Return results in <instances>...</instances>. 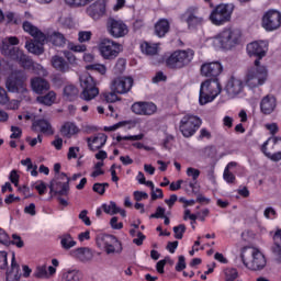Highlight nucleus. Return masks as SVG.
Instances as JSON below:
<instances>
[{"instance_id":"f257e3e1","label":"nucleus","mask_w":281,"mask_h":281,"mask_svg":"<svg viewBox=\"0 0 281 281\" xmlns=\"http://www.w3.org/2000/svg\"><path fill=\"white\" fill-rule=\"evenodd\" d=\"M240 258L246 269H249L250 271H262V269L267 267V258L256 248H243Z\"/></svg>"},{"instance_id":"f03ea898","label":"nucleus","mask_w":281,"mask_h":281,"mask_svg":"<svg viewBox=\"0 0 281 281\" xmlns=\"http://www.w3.org/2000/svg\"><path fill=\"white\" fill-rule=\"evenodd\" d=\"M240 36H243L240 30L225 29L213 37V45L220 49H232L240 43Z\"/></svg>"},{"instance_id":"7ed1b4c3","label":"nucleus","mask_w":281,"mask_h":281,"mask_svg":"<svg viewBox=\"0 0 281 281\" xmlns=\"http://www.w3.org/2000/svg\"><path fill=\"white\" fill-rule=\"evenodd\" d=\"M221 91H223V88H221L218 79H206L201 83L199 98L200 104L204 105L207 104V102H212L220 95Z\"/></svg>"},{"instance_id":"20e7f679","label":"nucleus","mask_w":281,"mask_h":281,"mask_svg":"<svg viewBox=\"0 0 281 281\" xmlns=\"http://www.w3.org/2000/svg\"><path fill=\"white\" fill-rule=\"evenodd\" d=\"M27 75L22 70L12 71L5 80V89L9 93H27Z\"/></svg>"},{"instance_id":"39448f33","label":"nucleus","mask_w":281,"mask_h":281,"mask_svg":"<svg viewBox=\"0 0 281 281\" xmlns=\"http://www.w3.org/2000/svg\"><path fill=\"white\" fill-rule=\"evenodd\" d=\"M192 58H194V50L192 49L176 50L167 58L166 65L169 69H183L192 63Z\"/></svg>"},{"instance_id":"423d86ee","label":"nucleus","mask_w":281,"mask_h":281,"mask_svg":"<svg viewBox=\"0 0 281 281\" xmlns=\"http://www.w3.org/2000/svg\"><path fill=\"white\" fill-rule=\"evenodd\" d=\"M123 50L124 47L122 44L111 38L104 37L99 43V52L104 60H115V58H117Z\"/></svg>"},{"instance_id":"0eeeda50","label":"nucleus","mask_w":281,"mask_h":281,"mask_svg":"<svg viewBox=\"0 0 281 281\" xmlns=\"http://www.w3.org/2000/svg\"><path fill=\"white\" fill-rule=\"evenodd\" d=\"M233 3H222L218 4L210 15V21L213 25H224V23H229L232 21V14L234 13Z\"/></svg>"},{"instance_id":"6e6552de","label":"nucleus","mask_w":281,"mask_h":281,"mask_svg":"<svg viewBox=\"0 0 281 281\" xmlns=\"http://www.w3.org/2000/svg\"><path fill=\"white\" fill-rule=\"evenodd\" d=\"M69 181L71 178L67 177V173L61 172L56 176L48 186L52 196H69Z\"/></svg>"},{"instance_id":"1a4fd4ad","label":"nucleus","mask_w":281,"mask_h":281,"mask_svg":"<svg viewBox=\"0 0 281 281\" xmlns=\"http://www.w3.org/2000/svg\"><path fill=\"white\" fill-rule=\"evenodd\" d=\"M79 80L80 87L82 88V91L80 93L81 100H86V102H89L100 95V89H98L95 85V79H93L91 75H82Z\"/></svg>"},{"instance_id":"9d476101","label":"nucleus","mask_w":281,"mask_h":281,"mask_svg":"<svg viewBox=\"0 0 281 281\" xmlns=\"http://www.w3.org/2000/svg\"><path fill=\"white\" fill-rule=\"evenodd\" d=\"M267 68L265 66H260L259 64L258 66L248 69L246 75V85L250 87V89H256V87L265 85L267 81Z\"/></svg>"},{"instance_id":"9b49d317","label":"nucleus","mask_w":281,"mask_h":281,"mask_svg":"<svg viewBox=\"0 0 281 281\" xmlns=\"http://www.w3.org/2000/svg\"><path fill=\"white\" fill-rule=\"evenodd\" d=\"M97 247L104 249L108 255L122 254V241L113 235H99L97 237Z\"/></svg>"},{"instance_id":"f8f14e48","label":"nucleus","mask_w":281,"mask_h":281,"mask_svg":"<svg viewBox=\"0 0 281 281\" xmlns=\"http://www.w3.org/2000/svg\"><path fill=\"white\" fill-rule=\"evenodd\" d=\"M201 124L202 121L199 116L187 114L181 119L179 128L183 137H192L198 128H201Z\"/></svg>"},{"instance_id":"ddd939ff","label":"nucleus","mask_w":281,"mask_h":281,"mask_svg":"<svg viewBox=\"0 0 281 281\" xmlns=\"http://www.w3.org/2000/svg\"><path fill=\"white\" fill-rule=\"evenodd\" d=\"M269 50V46L267 45V42H252L247 45V53L248 56L255 57L254 65L255 67H258L260 65V60L267 56V52Z\"/></svg>"},{"instance_id":"4468645a","label":"nucleus","mask_w":281,"mask_h":281,"mask_svg":"<svg viewBox=\"0 0 281 281\" xmlns=\"http://www.w3.org/2000/svg\"><path fill=\"white\" fill-rule=\"evenodd\" d=\"M108 32L113 38H124L128 34V26H126L121 20L110 18L106 23Z\"/></svg>"},{"instance_id":"2eb2a0df","label":"nucleus","mask_w":281,"mask_h":281,"mask_svg":"<svg viewBox=\"0 0 281 281\" xmlns=\"http://www.w3.org/2000/svg\"><path fill=\"white\" fill-rule=\"evenodd\" d=\"M281 25V13L276 10H269L265 13L262 18V27L267 30V32H273V30H278Z\"/></svg>"},{"instance_id":"dca6fc26","label":"nucleus","mask_w":281,"mask_h":281,"mask_svg":"<svg viewBox=\"0 0 281 281\" xmlns=\"http://www.w3.org/2000/svg\"><path fill=\"white\" fill-rule=\"evenodd\" d=\"M133 82L132 77H119L112 81L111 89L114 93H128L133 89Z\"/></svg>"},{"instance_id":"f3484780","label":"nucleus","mask_w":281,"mask_h":281,"mask_svg":"<svg viewBox=\"0 0 281 281\" xmlns=\"http://www.w3.org/2000/svg\"><path fill=\"white\" fill-rule=\"evenodd\" d=\"M223 72V65L218 61L206 63L201 66V75L205 78H213L218 80V76Z\"/></svg>"},{"instance_id":"a211bd4d","label":"nucleus","mask_w":281,"mask_h":281,"mask_svg":"<svg viewBox=\"0 0 281 281\" xmlns=\"http://www.w3.org/2000/svg\"><path fill=\"white\" fill-rule=\"evenodd\" d=\"M86 12L94 21L102 19L106 14V0H97L86 9Z\"/></svg>"},{"instance_id":"6ab92c4d","label":"nucleus","mask_w":281,"mask_h":281,"mask_svg":"<svg viewBox=\"0 0 281 281\" xmlns=\"http://www.w3.org/2000/svg\"><path fill=\"white\" fill-rule=\"evenodd\" d=\"M184 14L187 16L189 30H194L199 27V25H203V16L199 14L198 8L190 7Z\"/></svg>"},{"instance_id":"aec40b11","label":"nucleus","mask_w":281,"mask_h":281,"mask_svg":"<svg viewBox=\"0 0 281 281\" xmlns=\"http://www.w3.org/2000/svg\"><path fill=\"white\" fill-rule=\"evenodd\" d=\"M132 111L136 115H154L157 113V105L150 102H135L132 105Z\"/></svg>"},{"instance_id":"412c9836","label":"nucleus","mask_w":281,"mask_h":281,"mask_svg":"<svg viewBox=\"0 0 281 281\" xmlns=\"http://www.w3.org/2000/svg\"><path fill=\"white\" fill-rule=\"evenodd\" d=\"M245 88V85L243 83V80L237 79L236 77H232L225 87V91L229 98H236V95H239V93H243V89Z\"/></svg>"},{"instance_id":"4be33fe9","label":"nucleus","mask_w":281,"mask_h":281,"mask_svg":"<svg viewBox=\"0 0 281 281\" xmlns=\"http://www.w3.org/2000/svg\"><path fill=\"white\" fill-rule=\"evenodd\" d=\"M22 27L24 32L30 34V36H33L34 40H36L37 43H43L44 41H47V35L43 33L38 27L34 26L30 21H24L22 23Z\"/></svg>"},{"instance_id":"5701e85b","label":"nucleus","mask_w":281,"mask_h":281,"mask_svg":"<svg viewBox=\"0 0 281 281\" xmlns=\"http://www.w3.org/2000/svg\"><path fill=\"white\" fill-rule=\"evenodd\" d=\"M31 89L34 91V93L43 95L44 93H47L49 89H52V86L49 85V81H47L46 79L35 77L31 79Z\"/></svg>"},{"instance_id":"b1692460","label":"nucleus","mask_w":281,"mask_h":281,"mask_svg":"<svg viewBox=\"0 0 281 281\" xmlns=\"http://www.w3.org/2000/svg\"><path fill=\"white\" fill-rule=\"evenodd\" d=\"M31 128L34 133H43V135H54V127H52V123H49V121L45 119L34 121Z\"/></svg>"},{"instance_id":"393cba45","label":"nucleus","mask_w":281,"mask_h":281,"mask_svg":"<svg viewBox=\"0 0 281 281\" xmlns=\"http://www.w3.org/2000/svg\"><path fill=\"white\" fill-rule=\"evenodd\" d=\"M1 54L2 56H7V58H11V60H18L23 56V50L19 47L12 46L9 43L2 42L1 45Z\"/></svg>"},{"instance_id":"a878e982","label":"nucleus","mask_w":281,"mask_h":281,"mask_svg":"<svg viewBox=\"0 0 281 281\" xmlns=\"http://www.w3.org/2000/svg\"><path fill=\"white\" fill-rule=\"evenodd\" d=\"M108 138L109 137L104 133H99L92 139L91 137L86 138V142H88L89 150H92L93 153H95V150H100V148L106 144Z\"/></svg>"},{"instance_id":"bb28decb","label":"nucleus","mask_w":281,"mask_h":281,"mask_svg":"<svg viewBox=\"0 0 281 281\" xmlns=\"http://www.w3.org/2000/svg\"><path fill=\"white\" fill-rule=\"evenodd\" d=\"M70 256H72V258H77L80 262H89L90 260H93V252L89 247H80L71 250Z\"/></svg>"},{"instance_id":"cd10ccee","label":"nucleus","mask_w":281,"mask_h":281,"mask_svg":"<svg viewBox=\"0 0 281 281\" xmlns=\"http://www.w3.org/2000/svg\"><path fill=\"white\" fill-rule=\"evenodd\" d=\"M52 43L55 47H65L69 41L65 36V34L60 33V31H54L50 34L46 35V43Z\"/></svg>"},{"instance_id":"c85d7f7f","label":"nucleus","mask_w":281,"mask_h":281,"mask_svg":"<svg viewBox=\"0 0 281 281\" xmlns=\"http://www.w3.org/2000/svg\"><path fill=\"white\" fill-rule=\"evenodd\" d=\"M278 101L276 100V97L271 94L266 95L260 103L261 112L265 113V115H271V113L276 111Z\"/></svg>"},{"instance_id":"c756f323","label":"nucleus","mask_w":281,"mask_h":281,"mask_svg":"<svg viewBox=\"0 0 281 281\" xmlns=\"http://www.w3.org/2000/svg\"><path fill=\"white\" fill-rule=\"evenodd\" d=\"M50 63L54 69L60 71L61 74H67L68 71H71V66H69V63H67V60H65L61 56H53Z\"/></svg>"},{"instance_id":"7c9ffc66","label":"nucleus","mask_w":281,"mask_h":281,"mask_svg":"<svg viewBox=\"0 0 281 281\" xmlns=\"http://www.w3.org/2000/svg\"><path fill=\"white\" fill-rule=\"evenodd\" d=\"M271 251L274 260L281 262V229H278L273 235V245Z\"/></svg>"},{"instance_id":"2f4dec72","label":"nucleus","mask_w":281,"mask_h":281,"mask_svg":"<svg viewBox=\"0 0 281 281\" xmlns=\"http://www.w3.org/2000/svg\"><path fill=\"white\" fill-rule=\"evenodd\" d=\"M45 43H47V41H44V42H37L36 40L26 41L25 48L27 49V52H30V54H34L35 56H41V54L45 52V48L43 47Z\"/></svg>"},{"instance_id":"473e14b6","label":"nucleus","mask_w":281,"mask_h":281,"mask_svg":"<svg viewBox=\"0 0 281 281\" xmlns=\"http://www.w3.org/2000/svg\"><path fill=\"white\" fill-rule=\"evenodd\" d=\"M21 267L16 263L14 254L12 255L11 270L7 271V281H19L21 280Z\"/></svg>"},{"instance_id":"72a5a7b5","label":"nucleus","mask_w":281,"mask_h":281,"mask_svg":"<svg viewBox=\"0 0 281 281\" xmlns=\"http://www.w3.org/2000/svg\"><path fill=\"white\" fill-rule=\"evenodd\" d=\"M170 32V22L167 19H160L155 24V34L159 38H164Z\"/></svg>"},{"instance_id":"f704fd0d","label":"nucleus","mask_w":281,"mask_h":281,"mask_svg":"<svg viewBox=\"0 0 281 281\" xmlns=\"http://www.w3.org/2000/svg\"><path fill=\"white\" fill-rule=\"evenodd\" d=\"M60 133L63 137H67V139H71L76 133H78V126L71 122H66L61 128Z\"/></svg>"},{"instance_id":"c9c22d12","label":"nucleus","mask_w":281,"mask_h":281,"mask_svg":"<svg viewBox=\"0 0 281 281\" xmlns=\"http://www.w3.org/2000/svg\"><path fill=\"white\" fill-rule=\"evenodd\" d=\"M80 94V91L78 88L74 85L65 86L64 88V98L68 100L69 102H74Z\"/></svg>"},{"instance_id":"e433bc0d","label":"nucleus","mask_w":281,"mask_h":281,"mask_svg":"<svg viewBox=\"0 0 281 281\" xmlns=\"http://www.w3.org/2000/svg\"><path fill=\"white\" fill-rule=\"evenodd\" d=\"M269 144H271V139H268L263 143V145L261 146V153H263V155H266V157H268V159H271V161H280L281 160V151H268L267 150V146H269Z\"/></svg>"},{"instance_id":"4c0bfd02","label":"nucleus","mask_w":281,"mask_h":281,"mask_svg":"<svg viewBox=\"0 0 281 281\" xmlns=\"http://www.w3.org/2000/svg\"><path fill=\"white\" fill-rule=\"evenodd\" d=\"M40 104H45V106H52L53 102H56V92L49 91L45 95H40L36 98Z\"/></svg>"},{"instance_id":"58836bf2","label":"nucleus","mask_w":281,"mask_h":281,"mask_svg":"<svg viewBox=\"0 0 281 281\" xmlns=\"http://www.w3.org/2000/svg\"><path fill=\"white\" fill-rule=\"evenodd\" d=\"M82 273L79 270H68L63 273L61 281H81Z\"/></svg>"},{"instance_id":"ea45409f","label":"nucleus","mask_w":281,"mask_h":281,"mask_svg":"<svg viewBox=\"0 0 281 281\" xmlns=\"http://www.w3.org/2000/svg\"><path fill=\"white\" fill-rule=\"evenodd\" d=\"M60 245L63 249L69 250L72 247H76L77 241L74 240V237L71 236V234H64L60 236Z\"/></svg>"},{"instance_id":"a19ab883","label":"nucleus","mask_w":281,"mask_h":281,"mask_svg":"<svg viewBox=\"0 0 281 281\" xmlns=\"http://www.w3.org/2000/svg\"><path fill=\"white\" fill-rule=\"evenodd\" d=\"M4 21H7V23L9 25H21V23H23V19H21V16L14 12H10L8 11L4 14Z\"/></svg>"},{"instance_id":"79ce46f5","label":"nucleus","mask_w":281,"mask_h":281,"mask_svg":"<svg viewBox=\"0 0 281 281\" xmlns=\"http://www.w3.org/2000/svg\"><path fill=\"white\" fill-rule=\"evenodd\" d=\"M34 278L40 280H49V274L47 272V265L37 266L34 273Z\"/></svg>"},{"instance_id":"37998d69","label":"nucleus","mask_w":281,"mask_h":281,"mask_svg":"<svg viewBox=\"0 0 281 281\" xmlns=\"http://www.w3.org/2000/svg\"><path fill=\"white\" fill-rule=\"evenodd\" d=\"M140 49L143 54H146L147 56H155L157 54V45H150L148 42H145L140 45Z\"/></svg>"},{"instance_id":"c03bdc74","label":"nucleus","mask_w":281,"mask_h":281,"mask_svg":"<svg viewBox=\"0 0 281 281\" xmlns=\"http://www.w3.org/2000/svg\"><path fill=\"white\" fill-rule=\"evenodd\" d=\"M24 69H34V61L25 54L18 59Z\"/></svg>"},{"instance_id":"a18cd8bd","label":"nucleus","mask_w":281,"mask_h":281,"mask_svg":"<svg viewBox=\"0 0 281 281\" xmlns=\"http://www.w3.org/2000/svg\"><path fill=\"white\" fill-rule=\"evenodd\" d=\"M86 69L88 71H98V74H101V76H104V74H106V66L101 64H90L86 66Z\"/></svg>"},{"instance_id":"49530a36","label":"nucleus","mask_w":281,"mask_h":281,"mask_svg":"<svg viewBox=\"0 0 281 281\" xmlns=\"http://www.w3.org/2000/svg\"><path fill=\"white\" fill-rule=\"evenodd\" d=\"M125 69H126V59L125 58H119L115 66H114V74L120 76V74H124Z\"/></svg>"},{"instance_id":"de8ad7c7","label":"nucleus","mask_w":281,"mask_h":281,"mask_svg":"<svg viewBox=\"0 0 281 281\" xmlns=\"http://www.w3.org/2000/svg\"><path fill=\"white\" fill-rule=\"evenodd\" d=\"M102 210L105 214H117V204L111 201L110 204H102Z\"/></svg>"},{"instance_id":"09e8293b","label":"nucleus","mask_w":281,"mask_h":281,"mask_svg":"<svg viewBox=\"0 0 281 281\" xmlns=\"http://www.w3.org/2000/svg\"><path fill=\"white\" fill-rule=\"evenodd\" d=\"M64 56L66 58V63H68L70 69L71 67H75V65H78V59L76 58V55L69 50H64Z\"/></svg>"},{"instance_id":"8fccbe9b","label":"nucleus","mask_w":281,"mask_h":281,"mask_svg":"<svg viewBox=\"0 0 281 281\" xmlns=\"http://www.w3.org/2000/svg\"><path fill=\"white\" fill-rule=\"evenodd\" d=\"M68 5H75V8H85L89 5L93 0H65Z\"/></svg>"},{"instance_id":"3c124183","label":"nucleus","mask_w":281,"mask_h":281,"mask_svg":"<svg viewBox=\"0 0 281 281\" xmlns=\"http://www.w3.org/2000/svg\"><path fill=\"white\" fill-rule=\"evenodd\" d=\"M91 36H93L91 31H80L78 33V41L79 43H89V41H91Z\"/></svg>"},{"instance_id":"603ef678","label":"nucleus","mask_w":281,"mask_h":281,"mask_svg":"<svg viewBox=\"0 0 281 281\" xmlns=\"http://www.w3.org/2000/svg\"><path fill=\"white\" fill-rule=\"evenodd\" d=\"M173 234H175V238H177V240H181V238H183V234H186V225L179 224L178 226H175Z\"/></svg>"},{"instance_id":"864d4df0","label":"nucleus","mask_w":281,"mask_h":281,"mask_svg":"<svg viewBox=\"0 0 281 281\" xmlns=\"http://www.w3.org/2000/svg\"><path fill=\"white\" fill-rule=\"evenodd\" d=\"M225 278H226V281H236V278H238V270H236V268L226 269Z\"/></svg>"},{"instance_id":"5fc2aeb1","label":"nucleus","mask_w":281,"mask_h":281,"mask_svg":"<svg viewBox=\"0 0 281 281\" xmlns=\"http://www.w3.org/2000/svg\"><path fill=\"white\" fill-rule=\"evenodd\" d=\"M268 139H271L270 144H272L271 145L272 151L281 153V137H272Z\"/></svg>"},{"instance_id":"6e6d98bb","label":"nucleus","mask_w":281,"mask_h":281,"mask_svg":"<svg viewBox=\"0 0 281 281\" xmlns=\"http://www.w3.org/2000/svg\"><path fill=\"white\" fill-rule=\"evenodd\" d=\"M12 238L13 240H10V245H15V247H18L19 249H23V247H25V243L23 241L21 236H19L18 234H13Z\"/></svg>"},{"instance_id":"4d7b16f0","label":"nucleus","mask_w":281,"mask_h":281,"mask_svg":"<svg viewBox=\"0 0 281 281\" xmlns=\"http://www.w3.org/2000/svg\"><path fill=\"white\" fill-rule=\"evenodd\" d=\"M116 93L117 92H115V91L104 92L103 98H104L105 102H108V103L117 102V100H120V98H117Z\"/></svg>"},{"instance_id":"13d9d810","label":"nucleus","mask_w":281,"mask_h":281,"mask_svg":"<svg viewBox=\"0 0 281 281\" xmlns=\"http://www.w3.org/2000/svg\"><path fill=\"white\" fill-rule=\"evenodd\" d=\"M11 132H12L10 136L11 139H20V137L23 135V131L21 130V127H18L14 125L11 126Z\"/></svg>"},{"instance_id":"bf43d9fd","label":"nucleus","mask_w":281,"mask_h":281,"mask_svg":"<svg viewBox=\"0 0 281 281\" xmlns=\"http://www.w3.org/2000/svg\"><path fill=\"white\" fill-rule=\"evenodd\" d=\"M187 175H188V177H192L193 181H196L201 175V171L199 169L189 167L187 169Z\"/></svg>"},{"instance_id":"052dcab7","label":"nucleus","mask_w":281,"mask_h":281,"mask_svg":"<svg viewBox=\"0 0 281 281\" xmlns=\"http://www.w3.org/2000/svg\"><path fill=\"white\" fill-rule=\"evenodd\" d=\"M166 216V209L158 206L156 212L149 216V218H164Z\"/></svg>"},{"instance_id":"680f3d73","label":"nucleus","mask_w":281,"mask_h":281,"mask_svg":"<svg viewBox=\"0 0 281 281\" xmlns=\"http://www.w3.org/2000/svg\"><path fill=\"white\" fill-rule=\"evenodd\" d=\"M68 49L71 52H87V46L86 45H76L71 42H68Z\"/></svg>"},{"instance_id":"e2e57ef3","label":"nucleus","mask_w":281,"mask_h":281,"mask_svg":"<svg viewBox=\"0 0 281 281\" xmlns=\"http://www.w3.org/2000/svg\"><path fill=\"white\" fill-rule=\"evenodd\" d=\"M87 214H89V211L87 210L81 211L79 214V218L80 221H82V223H85V225L89 227L91 225V220L89 218V216H87Z\"/></svg>"},{"instance_id":"0e129e2a","label":"nucleus","mask_w":281,"mask_h":281,"mask_svg":"<svg viewBox=\"0 0 281 281\" xmlns=\"http://www.w3.org/2000/svg\"><path fill=\"white\" fill-rule=\"evenodd\" d=\"M0 243L10 246V236H8V233L3 228H0Z\"/></svg>"},{"instance_id":"69168bd1","label":"nucleus","mask_w":281,"mask_h":281,"mask_svg":"<svg viewBox=\"0 0 281 281\" xmlns=\"http://www.w3.org/2000/svg\"><path fill=\"white\" fill-rule=\"evenodd\" d=\"M263 215L266 218H276L278 216V212H276V209L269 206L265 210Z\"/></svg>"},{"instance_id":"338daca9","label":"nucleus","mask_w":281,"mask_h":281,"mask_svg":"<svg viewBox=\"0 0 281 281\" xmlns=\"http://www.w3.org/2000/svg\"><path fill=\"white\" fill-rule=\"evenodd\" d=\"M9 179L11 181V183H13V186H15V188H19V172L16 170H12L10 172Z\"/></svg>"},{"instance_id":"774afa93","label":"nucleus","mask_w":281,"mask_h":281,"mask_svg":"<svg viewBox=\"0 0 281 281\" xmlns=\"http://www.w3.org/2000/svg\"><path fill=\"white\" fill-rule=\"evenodd\" d=\"M186 269V257L183 255L178 257V263L176 266V271H183Z\"/></svg>"}]
</instances>
